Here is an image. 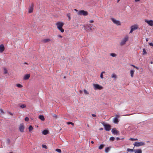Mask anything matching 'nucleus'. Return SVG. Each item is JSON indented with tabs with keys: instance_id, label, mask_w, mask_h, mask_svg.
Listing matches in <instances>:
<instances>
[{
	"instance_id": "f257e3e1",
	"label": "nucleus",
	"mask_w": 153,
	"mask_h": 153,
	"mask_svg": "<svg viewBox=\"0 0 153 153\" xmlns=\"http://www.w3.org/2000/svg\"><path fill=\"white\" fill-rule=\"evenodd\" d=\"M95 27L93 24H87L84 26V30L87 32L93 31L95 29Z\"/></svg>"
},
{
	"instance_id": "f03ea898",
	"label": "nucleus",
	"mask_w": 153,
	"mask_h": 153,
	"mask_svg": "<svg viewBox=\"0 0 153 153\" xmlns=\"http://www.w3.org/2000/svg\"><path fill=\"white\" fill-rule=\"evenodd\" d=\"M64 23L61 22H58L56 23V25L57 26V28L62 32L63 33L64 32V30L62 28V27L64 25Z\"/></svg>"
},
{
	"instance_id": "7ed1b4c3",
	"label": "nucleus",
	"mask_w": 153,
	"mask_h": 153,
	"mask_svg": "<svg viewBox=\"0 0 153 153\" xmlns=\"http://www.w3.org/2000/svg\"><path fill=\"white\" fill-rule=\"evenodd\" d=\"M88 12L84 10H81L78 12L77 13V14L78 15H83L84 16H86L88 15Z\"/></svg>"
},
{
	"instance_id": "20e7f679",
	"label": "nucleus",
	"mask_w": 153,
	"mask_h": 153,
	"mask_svg": "<svg viewBox=\"0 0 153 153\" xmlns=\"http://www.w3.org/2000/svg\"><path fill=\"white\" fill-rule=\"evenodd\" d=\"M134 146L139 147L141 146H143L145 145V143L144 142H135L133 144Z\"/></svg>"
},
{
	"instance_id": "39448f33",
	"label": "nucleus",
	"mask_w": 153,
	"mask_h": 153,
	"mask_svg": "<svg viewBox=\"0 0 153 153\" xmlns=\"http://www.w3.org/2000/svg\"><path fill=\"white\" fill-rule=\"evenodd\" d=\"M145 22L150 27L153 26V20H152L145 19Z\"/></svg>"
},
{
	"instance_id": "423d86ee",
	"label": "nucleus",
	"mask_w": 153,
	"mask_h": 153,
	"mask_svg": "<svg viewBox=\"0 0 153 153\" xmlns=\"http://www.w3.org/2000/svg\"><path fill=\"white\" fill-rule=\"evenodd\" d=\"M128 39V36H126L122 40L121 42H120V45H124L126 42H127Z\"/></svg>"
},
{
	"instance_id": "0eeeda50",
	"label": "nucleus",
	"mask_w": 153,
	"mask_h": 153,
	"mask_svg": "<svg viewBox=\"0 0 153 153\" xmlns=\"http://www.w3.org/2000/svg\"><path fill=\"white\" fill-rule=\"evenodd\" d=\"M138 27V26L137 25H134L131 26V30L129 33H132L134 30L137 29Z\"/></svg>"
},
{
	"instance_id": "6e6552de",
	"label": "nucleus",
	"mask_w": 153,
	"mask_h": 153,
	"mask_svg": "<svg viewBox=\"0 0 153 153\" xmlns=\"http://www.w3.org/2000/svg\"><path fill=\"white\" fill-rule=\"evenodd\" d=\"M33 7L34 4L33 3H32L29 6L28 8V12L29 13H30L33 12Z\"/></svg>"
},
{
	"instance_id": "1a4fd4ad",
	"label": "nucleus",
	"mask_w": 153,
	"mask_h": 153,
	"mask_svg": "<svg viewBox=\"0 0 153 153\" xmlns=\"http://www.w3.org/2000/svg\"><path fill=\"white\" fill-rule=\"evenodd\" d=\"M93 86L94 87V88L95 90L97 89H101L102 88V86H100L98 84H94Z\"/></svg>"
},
{
	"instance_id": "9d476101",
	"label": "nucleus",
	"mask_w": 153,
	"mask_h": 153,
	"mask_svg": "<svg viewBox=\"0 0 153 153\" xmlns=\"http://www.w3.org/2000/svg\"><path fill=\"white\" fill-rule=\"evenodd\" d=\"M103 126L104 127L106 131H109L111 129V126L110 125L107 124H104Z\"/></svg>"
},
{
	"instance_id": "9b49d317",
	"label": "nucleus",
	"mask_w": 153,
	"mask_h": 153,
	"mask_svg": "<svg viewBox=\"0 0 153 153\" xmlns=\"http://www.w3.org/2000/svg\"><path fill=\"white\" fill-rule=\"evenodd\" d=\"M25 128L24 124L23 123L21 124L19 126V130L21 132H22L24 131Z\"/></svg>"
},
{
	"instance_id": "f8f14e48",
	"label": "nucleus",
	"mask_w": 153,
	"mask_h": 153,
	"mask_svg": "<svg viewBox=\"0 0 153 153\" xmlns=\"http://www.w3.org/2000/svg\"><path fill=\"white\" fill-rule=\"evenodd\" d=\"M120 115L118 114L115 115V124H118L120 121L119 119L120 118Z\"/></svg>"
},
{
	"instance_id": "ddd939ff",
	"label": "nucleus",
	"mask_w": 153,
	"mask_h": 153,
	"mask_svg": "<svg viewBox=\"0 0 153 153\" xmlns=\"http://www.w3.org/2000/svg\"><path fill=\"white\" fill-rule=\"evenodd\" d=\"M5 48L4 45L3 44H1L0 45V53H2L4 50Z\"/></svg>"
},
{
	"instance_id": "4468645a",
	"label": "nucleus",
	"mask_w": 153,
	"mask_h": 153,
	"mask_svg": "<svg viewBox=\"0 0 153 153\" xmlns=\"http://www.w3.org/2000/svg\"><path fill=\"white\" fill-rule=\"evenodd\" d=\"M142 150L141 149H134V153H142Z\"/></svg>"
},
{
	"instance_id": "2eb2a0df",
	"label": "nucleus",
	"mask_w": 153,
	"mask_h": 153,
	"mask_svg": "<svg viewBox=\"0 0 153 153\" xmlns=\"http://www.w3.org/2000/svg\"><path fill=\"white\" fill-rule=\"evenodd\" d=\"M50 40L49 39H44L42 40V42L45 43L49 42Z\"/></svg>"
},
{
	"instance_id": "dca6fc26",
	"label": "nucleus",
	"mask_w": 153,
	"mask_h": 153,
	"mask_svg": "<svg viewBox=\"0 0 153 153\" xmlns=\"http://www.w3.org/2000/svg\"><path fill=\"white\" fill-rule=\"evenodd\" d=\"M127 152H130V153H133V152H134V149H127Z\"/></svg>"
},
{
	"instance_id": "f3484780",
	"label": "nucleus",
	"mask_w": 153,
	"mask_h": 153,
	"mask_svg": "<svg viewBox=\"0 0 153 153\" xmlns=\"http://www.w3.org/2000/svg\"><path fill=\"white\" fill-rule=\"evenodd\" d=\"M30 77V75L29 74H27L25 76L24 79L25 80H27Z\"/></svg>"
},
{
	"instance_id": "a211bd4d",
	"label": "nucleus",
	"mask_w": 153,
	"mask_h": 153,
	"mask_svg": "<svg viewBox=\"0 0 153 153\" xmlns=\"http://www.w3.org/2000/svg\"><path fill=\"white\" fill-rule=\"evenodd\" d=\"M39 118L42 121H44L45 120L44 116L43 115H40Z\"/></svg>"
},
{
	"instance_id": "6ab92c4d",
	"label": "nucleus",
	"mask_w": 153,
	"mask_h": 153,
	"mask_svg": "<svg viewBox=\"0 0 153 153\" xmlns=\"http://www.w3.org/2000/svg\"><path fill=\"white\" fill-rule=\"evenodd\" d=\"M48 131L46 130H44L42 132V134L44 135H46L48 133Z\"/></svg>"
},
{
	"instance_id": "aec40b11",
	"label": "nucleus",
	"mask_w": 153,
	"mask_h": 153,
	"mask_svg": "<svg viewBox=\"0 0 153 153\" xmlns=\"http://www.w3.org/2000/svg\"><path fill=\"white\" fill-rule=\"evenodd\" d=\"M111 147H109L107 148H106L105 149V152L106 153H108V152L110 150V149H111Z\"/></svg>"
},
{
	"instance_id": "412c9836",
	"label": "nucleus",
	"mask_w": 153,
	"mask_h": 153,
	"mask_svg": "<svg viewBox=\"0 0 153 153\" xmlns=\"http://www.w3.org/2000/svg\"><path fill=\"white\" fill-rule=\"evenodd\" d=\"M115 24L117 25H120L121 24V23L120 21L115 20Z\"/></svg>"
},
{
	"instance_id": "4be33fe9",
	"label": "nucleus",
	"mask_w": 153,
	"mask_h": 153,
	"mask_svg": "<svg viewBox=\"0 0 153 153\" xmlns=\"http://www.w3.org/2000/svg\"><path fill=\"white\" fill-rule=\"evenodd\" d=\"M134 71L133 70H131L130 71V74L131 76L132 77L133 76V75Z\"/></svg>"
},
{
	"instance_id": "5701e85b",
	"label": "nucleus",
	"mask_w": 153,
	"mask_h": 153,
	"mask_svg": "<svg viewBox=\"0 0 153 153\" xmlns=\"http://www.w3.org/2000/svg\"><path fill=\"white\" fill-rule=\"evenodd\" d=\"M67 16L68 17V20L70 21L71 19V14L69 13H68L67 14Z\"/></svg>"
},
{
	"instance_id": "b1692460",
	"label": "nucleus",
	"mask_w": 153,
	"mask_h": 153,
	"mask_svg": "<svg viewBox=\"0 0 153 153\" xmlns=\"http://www.w3.org/2000/svg\"><path fill=\"white\" fill-rule=\"evenodd\" d=\"M105 72L104 71H102L101 72L100 75V77L101 78V79H103V74L104 73H105Z\"/></svg>"
},
{
	"instance_id": "393cba45",
	"label": "nucleus",
	"mask_w": 153,
	"mask_h": 153,
	"mask_svg": "<svg viewBox=\"0 0 153 153\" xmlns=\"http://www.w3.org/2000/svg\"><path fill=\"white\" fill-rule=\"evenodd\" d=\"M104 145L103 144H101L99 147V149H102L104 147Z\"/></svg>"
},
{
	"instance_id": "a878e982",
	"label": "nucleus",
	"mask_w": 153,
	"mask_h": 153,
	"mask_svg": "<svg viewBox=\"0 0 153 153\" xmlns=\"http://www.w3.org/2000/svg\"><path fill=\"white\" fill-rule=\"evenodd\" d=\"M16 86L17 87L19 88H22L23 87V86L22 85L19 84H16Z\"/></svg>"
},
{
	"instance_id": "bb28decb",
	"label": "nucleus",
	"mask_w": 153,
	"mask_h": 153,
	"mask_svg": "<svg viewBox=\"0 0 153 153\" xmlns=\"http://www.w3.org/2000/svg\"><path fill=\"white\" fill-rule=\"evenodd\" d=\"M28 128H29V131H31L33 130V128L32 126H29Z\"/></svg>"
},
{
	"instance_id": "cd10ccee",
	"label": "nucleus",
	"mask_w": 153,
	"mask_h": 153,
	"mask_svg": "<svg viewBox=\"0 0 153 153\" xmlns=\"http://www.w3.org/2000/svg\"><path fill=\"white\" fill-rule=\"evenodd\" d=\"M143 55H146L147 54V52H146V50L145 49H144V48L143 49Z\"/></svg>"
},
{
	"instance_id": "c85d7f7f",
	"label": "nucleus",
	"mask_w": 153,
	"mask_h": 153,
	"mask_svg": "<svg viewBox=\"0 0 153 153\" xmlns=\"http://www.w3.org/2000/svg\"><path fill=\"white\" fill-rule=\"evenodd\" d=\"M116 139L117 140H123L124 138L122 137H117Z\"/></svg>"
},
{
	"instance_id": "c756f323",
	"label": "nucleus",
	"mask_w": 153,
	"mask_h": 153,
	"mask_svg": "<svg viewBox=\"0 0 153 153\" xmlns=\"http://www.w3.org/2000/svg\"><path fill=\"white\" fill-rule=\"evenodd\" d=\"M4 74H6L7 73V70L6 68H4Z\"/></svg>"
},
{
	"instance_id": "7c9ffc66",
	"label": "nucleus",
	"mask_w": 153,
	"mask_h": 153,
	"mask_svg": "<svg viewBox=\"0 0 153 153\" xmlns=\"http://www.w3.org/2000/svg\"><path fill=\"white\" fill-rule=\"evenodd\" d=\"M56 151L59 153H61V150L59 149H56Z\"/></svg>"
},
{
	"instance_id": "2f4dec72",
	"label": "nucleus",
	"mask_w": 153,
	"mask_h": 153,
	"mask_svg": "<svg viewBox=\"0 0 153 153\" xmlns=\"http://www.w3.org/2000/svg\"><path fill=\"white\" fill-rule=\"evenodd\" d=\"M67 124L68 125L71 124L72 126H74V124L71 122H68L67 123Z\"/></svg>"
},
{
	"instance_id": "473e14b6",
	"label": "nucleus",
	"mask_w": 153,
	"mask_h": 153,
	"mask_svg": "<svg viewBox=\"0 0 153 153\" xmlns=\"http://www.w3.org/2000/svg\"><path fill=\"white\" fill-rule=\"evenodd\" d=\"M119 134V132L118 131L115 129V135H118Z\"/></svg>"
},
{
	"instance_id": "72a5a7b5",
	"label": "nucleus",
	"mask_w": 153,
	"mask_h": 153,
	"mask_svg": "<svg viewBox=\"0 0 153 153\" xmlns=\"http://www.w3.org/2000/svg\"><path fill=\"white\" fill-rule=\"evenodd\" d=\"M20 107L22 108H25L26 107V105L25 104H22L20 105Z\"/></svg>"
},
{
	"instance_id": "f704fd0d",
	"label": "nucleus",
	"mask_w": 153,
	"mask_h": 153,
	"mask_svg": "<svg viewBox=\"0 0 153 153\" xmlns=\"http://www.w3.org/2000/svg\"><path fill=\"white\" fill-rule=\"evenodd\" d=\"M115 138L114 137H111L110 138V140L111 141H114V140Z\"/></svg>"
},
{
	"instance_id": "c9c22d12",
	"label": "nucleus",
	"mask_w": 153,
	"mask_h": 153,
	"mask_svg": "<svg viewBox=\"0 0 153 153\" xmlns=\"http://www.w3.org/2000/svg\"><path fill=\"white\" fill-rule=\"evenodd\" d=\"M42 146L43 148H45V149H47V147L45 145H42Z\"/></svg>"
},
{
	"instance_id": "e433bc0d",
	"label": "nucleus",
	"mask_w": 153,
	"mask_h": 153,
	"mask_svg": "<svg viewBox=\"0 0 153 153\" xmlns=\"http://www.w3.org/2000/svg\"><path fill=\"white\" fill-rule=\"evenodd\" d=\"M84 93L85 94H89V93L85 89H84Z\"/></svg>"
},
{
	"instance_id": "4c0bfd02",
	"label": "nucleus",
	"mask_w": 153,
	"mask_h": 153,
	"mask_svg": "<svg viewBox=\"0 0 153 153\" xmlns=\"http://www.w3.org/2000/svg\"><path fill=\"white\" fill-rule=\"evenodd\" d=\"M25 120L26 121H28L29 120V118L28 117H26L25 118Z\"/></svg>"
},
{
	"instance_id": "58836bf2",
	"label": "nucleus",
	"mask_w": 153,
	"mask_h": 153,
	"mask_svg": "<svg viewBox=\"0 0 153 153\" xmlns=\"http://www.w3.org/2000/svg\"><path fill=\"white\" fill-rule=\"evenodd\" d=\"M111 19L113 22V23H115V19H114V18H111Z\"/></svg>"
},
{
	"instance_id": "ea45409f",
	"label": "nucleus",
	"mask_w": 153,
	"mask_h": 153,
	"mask_svg": "<svg viewBox=\"0 0 153 153\" xmlns=\"http://www.w3.org/2000/svg\"><path fill=\"white\" fill-rule=\"evenodd\" d=\"M110 55L113 57H115V53H111L110 54Z\"/></svg>"
},
{
	"instance_id": "a19ab883",
	"label": "nucleus",
	"mask_w": 153,
	"mask_h": 153,
	"mask_svg": "<svg viewBox=\"0 0 153 153\" xmlns=\"http://www.w3.org/2000/svg\"><path fill=\"white\" fill-rule=\"evenodd\" d=\"M53 117L55 118H57V116L54 114H53Z\"/></svg>"
},
{
	"instance_id": "79ce46f5",
	"label": "nucleus",
	"mask_w": 153,
	"mask_h": 153,
	"mask_svg": "<svg viewBox=\"0 0 153 153\" xmlns=\"http://www.w3.org/2000/svg\"><path fill=\"white\" fill-rule=\"evenodd\" d=\"M112 133L114 134H115V129H113L112 130Z\"/></svg>"
},
{
	"instance_id": "37998d69",
	"label": "nucleus",
	"mask_w": 153,
	"mask_h": 153,
	"mask_svg": "<svg viewBox=\"0 0 153 153\" xmlns=\"http://www.w3.org/2000/svg\"><path fill=\"white\" fill-rule=\"evenodd\" d=\"M126 114V115H124V116H130V115H131L132 114Z\"/></svg>"
},
{
	"instance_id": "c03bdc74",
	"label": "nucleus",
	"mask_w": 153,
	"mask_h": 153,
	"mask_svg": "<svg viewBox=\"0 0 153 153\" xmlns=\"http://www.w3.org/2000/svg\"><path fill=\"white\" fill-rule=\"evenodd\" d=\"M112 78H114L115 77V74H113L111 75Z\"/></svg>"
},
{
	"instance_id": "a18cd8bd",
	"label": "nucleus",
	"mask_w": 153,
	"mask_h": 153,
	"mask_svg": "<svg viewBox=\"0 0 153 153\" xmlns=\"http://www.w3.org/2000/svg\"><path fill=\"white\" fill-rule=\"evenodd\" d=\"M149 45L150 46H153V44L152 43H149Z\"/></svg>"
},
{
	"instance_id": "49530a36",
	"label": "nucleus",
	"mask_w": 153,
	"mask_h": 153,
	"mask_svg": "<svg viewBox=\"0 0 153 153\" xmlns=\"http://www.w3.org/2000/svg\"><path fill=\"white\" fill-rule=\"evenodd\" d=\"M129 140L131 141H134V138H130L129 139Z\"/></svg>"
},
{
	"instance_id": "de8ad7c7",
	"label": "nucleus",
	"mask_w": 153,
	"mask_h": 153,
	"mask_svg": "<svg viewBox=\"0 0 153 153\" xmlns=\"http://www.w3.org/2000/svg\"><path fill=\"white\" fill-rule=\"evenodd\" d=\"M94 22V21L92 20H91L89 21V22L90 23H92Z\"/></svg>"
},
{
	"instance_id": "09e8293b",
	"label": "nucleus",
	"mask_w": 153,
	"mask_h": 153,
	"mask_svg": "<svg viewBox=\"0 0 153 153\" xmlns=\"http://www.w3.org/2000/svg\"><path fill=\"white\" fill-rule=\"evenodd\" d=\"M92 115L93 117H95L96 116V115L94 114H92Z\"/></svg>"
},
{
	"instance_id": "8fccbe9b",
	"label": "nucleus",
	"mask_w": 153,
	"mask_h": 153,
	"mask_svg": "<svg viewBox=\"0 0 153 153\" xmlns=\"http://www.w3.org/2000/svg\"><path fill=\"white\" fill-rule=\"evenodd\" d=\"M58 36L60 38H62V36L60 35H58Z\"/></svg>"
},
{
	"instance_id": "3c124183",
	"label": "nucleus",
	"mask_w": 153,
	"mask_h": 153,
	"mask_svg": "<svg viewBox=\"0 0 153 153\" xmlns=\"http://www.w3.org/2000/svg\"><path fill=\"white\" fill-rule=\"evenodd\" d=\"M0 111H1V112L2 113V114H3L4 113V112L3 111V110L2 109H1L0 110Z\"/></svg>"
},
{
	"instance_id": "603ef678",
	"label": "nucleus",
	"mask_w": 153,
	"mask_h": 153,
	"mask_svg": "<svg viewBox=\"0 0 153 153\" xmlns=\"http://www.w3.org/2000/svg\"><path fill=\"white\" fill-rule=\"evenodd\" d=\"M140 0H135V2H137L140 1Z\"/></svg>"
},
{
	"instance_id": "864d4df0",
	"label": "nucleus",
	"mask_w": 153,
	"mask_h": 153,
	"mask_svg": "<svg viewBox=\"0 0 153 153\" xmlns=\"http://www.w3.org/2000/svg\"><path fill=\"white\" fill-rule=\"evenodd\" d=\"M113 122L115 123V117L113 119Z\"/></svg>"
},
{
	"instance_id": "5fc2aeb1",
	"label": "nucleus",
	"mask_w": 153,
	"mask_h": 153,
	"mask_svg": "<svg viewBox=\"0 0 153 153\" xmlns=\"http://www.w3.org/2000/svg\"><path fill=\"white\" fill-rule=\"evenodd\" d=\"M103 128H100V130H103Z\"/></svg>"
},
{
	"instance_id": "6e6d98bb",
	"label": "nucleus",
	"mask_w": 153,
	"mask_h": 153,
	"mask_svg": "<svg viewBox=\"0 0 153 153\" xmlns=\"http://www.w3.org/2000/svg\"><path fill=\"white\" fill-rule=\"evenodd\" d=\"M74 10H75V11H76V12H78V10L76 9H74Z\"/></svg>"
},
{
	"instance_id": "4d7b16f0",
	"label": "nucleus",
	"mask_w": 153,
	"mask_h": 153,
	"mask_svg": "<svg viewBox=\"0 0 153 153\" xmlns=\"http://www.w3.org/2000/svg\"><path fill=\"white\" fill-rule=\"evenodd\" d=\"M9 113L10 114L12 115H13V114L12 113L10 112H9Z\"/></svg>"
},
{
	"instance_id": "13d9d810",
	"label": "nucleus",
	"mask_w": 153,
	"mask_h": 153,
	"mask_svg": "<svg viewBox=\"0 0 153 153\" xmlns=\"http://www.w3.org/2000/svg\"><path fill=\"white\" fill-rule=\"evenodd\" d=\"M138 139L137 138H134V140H137Z\"/></svg>"
},
{
	"instance_id": "bf43d9fd",
	"label": "nucleus",
	"mask_w": 153,
	"mask_h": 153,
	"mask_svg": "<svg viewBox=\"0 0 153 153\" xmlns=\"http://www.w3.org/2000/svg\"><path fill=\"white\" fill-rule=\"evenodd\" d=\"M91 143L93 144L94 143V141H91Z\"/></svg>"
},
{
	"instance_id": "052dcab7",
	"label": "nucleus",
	"mask_w": 153,
	"mask_h": 153,
	"mask_svg": "<svg viewBox=\"0 0 153 153\" xmlns=\"http://www.w3.org/2000/svg\"><path fill=\"white\" fill-rule=\"evenodd\" d=\"M131 66H133L134 68H135V66L134 65H131Z\"/></svg>"
},
{
	"instance_id": "680f3d73",
	"label": "nucleus",
	"mask_w": 153,
	"mask_h": 153,
	"mask_svg": "<svg viewBox=\"0 0 153 153\" xmlns=\"http://www.w3.org/2000/svg\"><path fill=\"white\" fill-rule=\"evenodd\" d=\"M135 68H137V69H138V67H136V66H135Z\"/></svg>"
},
{
	"instance_id": "e2e57ef3",
	"label": "nucleus",
	"mask_w": 153,
	"mask_h": 153,
	"mask_svg": "<svg viewBox=\"0 0 153 153\" xmlns=\"http://www.w3.org/2000/svg\"><path fill=\"white\" fill-rule=\"evenodd\" d=\"M146 41H148V39L147 38L146 39Z\"/></svg>"
},
{
	"instance_id": "0e129e2a",
	"label": "nucleus",
	"mask_w": 153,
	"mask_h": 153,
	"mask_svg": "<svg viewBox=\"0 0 153 153\" xmlns=\"http://www.w3.org/2000/svg\"><path fill=\"white\" fill-rule=\"evenodd\" d=\"M120 0H117V2L118 3L119 1H120Z\"/></svg>"
},
{
	"instance_id": "69168bd1",
	"label": "nucleus",
	"mask_w": 153,
	"mask_h": 153,
	"mask_svg": "<svg viewBox=\"0 0 153 153\" xmlns=\"http://www.w3.org/2000/svg\"><path fill=\"white\" fill-rule=\"evenodd\" d=\"M153 63V62H151V64H152Z\"/></svg>"
},
{
	"instance_id": "338daca9",
	"label": "nucleus",
	"mask_w": 153,
	"mask_h": 153,
	"mask_svg": "<svg viewBox=\"0 0 153 153\" xmlns=\"http://www.w3.org/2000/svg\"><path fill=\"white\" fill-rule=\"evenodd\" d=\"M66 78L65 76H64V78Z\"/></svg>"
}]
</instances>
